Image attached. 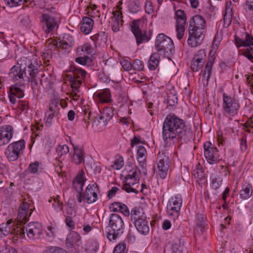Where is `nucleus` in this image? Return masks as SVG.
<instances>
[{
    "label": "nucleus",
    "mask_w": 253,
    "mask_h": 253,
    "mask_svg": "<svg viewBox=\"0 0 253 253\" xmlns=\"http://www.w3.org/2000/svg\"><path fill=\"white\" fill-rule=\"evenodd\" d=\"M163 138L167 140L176 139L182 143H186L192 139V134L183 120L174 114H169L165 118L163 125Z\"/></svg>",
    "instance_id": "1"
},
{
    "label": "nucleus",
    "mask_w": 253,
    "mask_h": 253,
    "mask_svg": "<svg viewBox=\"0 0 253 253\" xmlns=\"http://www.w3.org/2000/svg\"><path fill=\"white\" fill-rule=\"evenodd\" d=\"M109 226L111 229L107 232L106 236L109 241H115L124 233V220L119 214L112 213L109 217Z\"/></svg>",
    "instance_id": "2"
},
{
    "label": "nucleus",
    "mask_w": 253,
    "mask_h": 253,
    "mask_svg": "<svg viewBox=\"0 0 253 253\" xmlns=\"http://www.w3.org/2000/svg\"><path fill=\"white\" fill-rule=\"evenodd\" d=\"M25 231L27 236L31 239H38L42 233V229L41 224L38 222H30L26 227H17L14 229L15 234L13 237L14 240H18L19 238L25 237Z\"/></svg>",
    "instance_id": "3"
},
{
    "label": "nucleus",
    "mask_w": 253,
    "mask_h": 253,
    "mask_svg": "<svg viewBox=\"0 0 253 253\" xmlns=\"http://www.w3.org/2000/svg\"><path fill=\"white\" fill-rule=\"evenodd\" d=\"M60 18V14L50 12L43 13L42 16L41 22L42 29L46 34L57 28L58 26V20Z\"/></svg>",
    "instance_id": "4"
},
{
    "label": "nucleus",
    "mask_w": 253,
    "mask_h": 253,
    "mask_svg": "<svg viewBox=\"0 0 253 253\" xmlns=\"http://www.w3.org/2000/svg\"><path fill=\"white\" fill-rule=\"evenodd\" d=\"M25 147V144L24 140L13 142L6 148L5 155L8 161H15L18 159Z\"/></svg>",
    "instance_id": "5"
},
{
    "label": "nucleus",
    "mask_w": 253,
    "mask_h": 253,
    "mask_svg": "<svg viewBox=\"0 0 253 253\" xmlns=\"http://www.w3.org/2000/svg\"><path fill=\"white\" fill-rule=\"evenodd\" d=\"M96 51L94 48H77L75 61L82 65L92 63L95 58Z\"/></svg>",
    "instance_id": "6"
},
{
    "label": "nucleus",
    "mask_w": 253,
    "mask_h": 253,
    "mask_svg": "<svg viewBox=\"0 0 253 253\" xmlns=\"http://www.w3.org/2000/svg\"><path fill=\"white\" fill-rule=\"evenodd\" d=\"M239 107L238 101L223 93L222 108L224 114L234 116L238 113Z\"/></svg>",
    "instance_id": "7"
},
{
    "label": "nucleus",
    "mask_w": 253,
    "mask_h": 253,
    "mask_svg": "<svg viewBox=\"0 0 253 253\" xmlns=\"http://www.w3.org/2000/svg\"><path fill=\"white\" fill-rule=\"evenodd\" d=\"M158 163L157 164V170L155 169L157 174L161 179H165L167 175L169 168V159L168 153H159L158 155Z\"/></svg>",
    "instance_id": "8"
},
{
    "label": "nucleus",
    "mask_w": 253,
    "mask_h": 253,
    "mask_svg": "<svg viewBox=\"0 0 253 253\" xmlns=\"http://www.w3.org/2000/svg\"><path fill=\"white\" fill-rule=\"evenodd\" d=\"M204 148L205 158L209 164H213L219 161L218 150L211 142H206L204 144Z\"/></svg>",
    "instance_id": "9"
},
{
    "label": "nucleus",
    "mask_w": 253,
    "mask_h": 253,
    "mask_svg": "<svg viewBox=\"0 0 253 253\" xmlns=\"http://www.w3.org/2000/svg\"><path fill=\"white\" fill-rule=\"evenodd\" d=\"M86 72L81 69H77L74 72L73 75L67 76L68 80L71 84L72 89L75 91H78L80 85L82 84L81 80L85 78Z\"/></svg>",
    "instance_id": "10"
},
{
    "label": "nucleus",
    "mask_w": 253,
    "mask_h": 253,
    "mask_svg": "<svg viewBox=\"0 0 253 253\" xmlns=\"http://www.w3.org/2000/svg\"><path fill=\"white\" fill-rule=\"evenodd\" d=\"M182 204V199L180 195H176L170 198L167 205V211L169 215L178 217Z\"/></svg>",
    "instance_id": "11"
},
{
    "label": "nucleus",
    "mask_w": 253,
    "mask_h": 253,
    "mask_svg": "<svg viewBox=\"0 0 253 253\" xmlns=\"http://www.w3.org/2000/svg\"><path fill=\"white\" fill-rule=\"evenodd\" d=\"M46 44L48 47H64V46L71 47L75 45L74 38L69 34H65L62 40L59 42L54 39H49L46 42Z\"/></svg>",
    "instance_id": "12"
},
{
    "label": "nucleus",
    "mask_w": 253,
    "mask_h": 253,
    "mask_svg": "<svg viewBox=\"0 0 253 253\" xmlns=\"http://www.w3.org/2000/svg\"><path fill=\"white\" fill-rule=\"evenodd\" d=\"M176 17V31L177 37L179 40L181 39L185 32V25L186 23V16L182 10H177L175 12Z\"/></svg>",
    "instance_id": "13"
},
{
    "label": "nucleus",
    "mask_w": 253,
    "mask_h": 253,
    "mask_svg": "<svg viewBox=\"0 0 253 253\" xmlns=\"http://www.w3.org/2000/svg\"><path fill=\"white\" fill-rule=\"evenodd\" d=\"M206 21L204 17L200 15L193 16L190 21L189 30L192 31L191 33L196 32L197 34H203L205 27Z\"/></svg>",
    "instance_id": "14"
},
{
    "label": "nucleus",
    "mask_w": 253,
    "mask_h": 253,
    "mask_svg": "<svg viewBox=\"0 0 253 253\" xmlns=\"http://www.w3.org/2000/svg\"><path fill=\"white\" fill-rule=\"evenodd\" d=\"M98 188L96 183L89 184L87 185L85 193H83L82 201H86L88 204H92L97 200Z\"/></svg>",
    "instance_id": "15"
},
{
    "label": "nucleus",
    "mask_w": 253,
    "mask_h": 253,
    "mask_svg": "<svg viewBox=\"0 0 253 253\" xmlns=\"http://www.w3.org/2000/svg\"><path fill=\"white\" fill-rule=\"evenodd\" d=\"M32 212L33 210L30 209V205L23 202L18 209L17 221L21 224H25L29 220Z\"/></svg>",
    "instance_id": "16"
},
{
    "label": "nucleus",
    "mask_w": 253,
    "mask_h": 253,
    "mask_svg": "<svg viewBox=\"0 0 253 253\" xmlns=\"http://www.w3.org/2000/svg\"><path fill=\"white\" fill-rule=\"evenodd\" d=\"M84 171L83 170H80L75 178L73 183V187L78 193L77 198L80 203L82 202L83 193L82 191L86 180L84 178Z\"/></svg>",
    "instance_id": "17"
},
{
    "label": "nucleus",
    "mask_w": 253,
    "mask_h": 253,
    "mask_svg": "<svg viewBox=\"0 0 253 253\" xmlns=\"http://www.w3.org/2000/svg\"><path fill=\"white\" fill-rule=\"evenodd\" d=\"M131 31L135 36L138 45L140 43L147 42L150 39L146 32H142L140 30L138 24L135 21L133 22L132 25L131 26Z\"/></svg>",
    "instance_id": "18"
},
{
    "label": "nucleus",
    "mask_w": 253,
    "mask_h": 253,
    "mask_svg": "<svg viewBox=\"0 0 253 253\" xmlns=\"http://www.w3.org/2000/svg\"><path fill=\"white\" fill-rule=\"evenodd\" d=\"M13 128L11 126H6L0 129V146L7 144L13 136Z\"/></svg>",
    "instance_id": "19"
},
{
    "label": "nucleus",
    "mask_w": 253,
    "mask_h": 253,
    "mask_svg": "<svg viewBox=\"0 0 253 253\" xmlns=\"http://www.w3.org/2000/svg\"><path fill=\"white\" fill-rule=\"evenodd\" d=\"M24 96L23 89L18 84H15L10 87V93L8 95V98L10 103L15 105L17 103V99L18 98H22Z\"/></svg>",
    "instance_id": "20"
},
{
    "label": "nucleus",
    "mask_w": 253,
    "mask_h": 253,
    "mask_svg": "<svg viewBox=\"0 0 253 253\" xmlns=\"http://www.w3.org/2000/svg\"><path fill=\"white\" fill-rule=\"evenodd\" d=\"M118 10L113 12V17L112 19L111 27L112 30L114 32H117L120 31V26L123 24V13L121 11V8L119 6H117Z\"/></svg>",
    "instance_id": "21"
},
{
    "label": "nucleus",
    "mask_w": 253,
    "mask_h": 253,
    "mask_svg": "<svg viewBox=\"0 0 253 253\" xmlns=\"http://www.w3.org/2000/svg\"><path fill=\"white\" fill-rule=\"evenodd\" d=\"M9 75L10 78L14 81L24 79V76H26L25 67L22 68V65H15L11 69Z\"/></svg>",
    "instance_id": "22"
},
{
    "label": "nucleus",
    "mask_w": 253,
    "mask_h": 253,
    "mask_svg": "<svg viewBox=\"0 0 253 253\" xmlns=\"http://www.w3.org/2000/svg\"><path fill=\"white\" fill-rule=\"evenodd\" d=\"M173 45L172 40L164 34H159L156 39V47H169Z\"/></svg>",
    "instance_id": "23"
},
{
    "label": "nucleus",
    "mask_w": 253,
    "mask_h": 253,
    "mask_svg": "<svg viewBox=\"0 0 253 253\" xmlns=\"http://www.w3.org/2000/svg\"><path fill=\"white\" fill-rule=\"evenodd\" d=\"M136 229L140 234L142 235H147L149 233L150 228L148 225V221L146 220V217L142 218L138 220H135L133 222Z\"/></svg>",
    "instance_id": "24"
},
{
    "label": "nucleus",
    "mask_w": 253,
    "mask_h": 253,
    "mask_svg": "<svg viewBox=\"0 0 253 253\" xmlns=\"http://www.w3.org/2000/svg\"><path fill=\"white\" fill-rule=\"evenodd\" d=\"M147 151L143 146H139L137 151V159L140 166L142 168V170L144 174H146V171L143 170L146 166Z\"/></svg>",
    "instance_id": "25"
},
{
    "label": "nucleus",
    "mask_w": 253,
    "mask_h": 253,
    "mask_svg": "<svg viewBox=\"0 0 253 253\" xmlns=\"http://www.w3.org/2000/svg\"><path fill=\"white\" fill-rule=\"evenodd\" d=\"M191 32L189 30V38L187 40L188 45L191 47L200 46L203 40V34H197V32L194 31L193 33H191Z\"/></svg>",
    "instance_id": "26"
},
{
    "label": "nucleus",
    "mask_w": 253,
    "mask_h": 253,
    "mask_svg": "<svg viewBox=\"0 0 253 253\" xmlns=\"http://www.w3.org/2000/svg\"><path fill=\"white\" fill-rule=\"evenodd\" d=\"M66 244L68 247H80L82 244L80 235L75 231L70 232L67 236Z\"/></svg>",
    "instance_id": "27"
},
{
    "label": "nucleus",
    "mask_w": 253,
    "mask_h": 253,
    "mask_svg": "<svg viewBox=\"0 0 253 253\" xmlns=\"http://www.w3.org/2000/svg\"><path fill=\"white\" fill-rule=\"evenodd\" d=\"M235 44L238 47L240 46H253V37L245 33V37L240 38L237 35L235 36Z\"/></svg>",
    "instance_id": "28"
},
{
    "label": "nucleus",
    "mask_w": 253,
    "mask_h": 253,
    "mask_svg": "<svg viewBox=\"0 0 253 253\" xmlns=\"http://www.w3.org/2000/svg\"><path fill=\"white\" fill-rule=\"evenodd\" d=\"M40 0H4L5 2L10 7L23 5L26 6H33L35 3Z\"/></svg>",
    "instance_id": "29"
},
{
    "label": "nucleus",
    "mask_w": 253,
    "mask_h": 253,
    "mask_svg": "<svg viewBox=\"0 0 253 253\" xmlns=\"http://www.w3.org/2000/svg\"><path fill=\"white\" fill-rule=\"evenodd\" d=\"M139 181V178H125V180H124V184L122 186V189L128 193L132 192L137 194L138 191L135 188H133L132 186L138 183Z\"/></svg>",
    "instance_id": "30"
},
{
    "label": "nucleus",
    "mask_w": 253,
    "mask_h": 253,
    "mask_svg": "<svg viewBox=\"0 0 253 253\" xmlns=\"http://www.w3.org/2000/svg\"><path fill=\"white\" fill-rule=\"evenodd\" d=\"M93 24L94 21L91 18L84 17L82 20L81 31L85 35L88 34L91 31Z\"/></svg>",
    "instance_id": "31"
},
{
    "label": "nucleus",
    "mask_w": 253,
    "mask_h": 253,
    "mask_svg": "<svg viewBox=\"0 0 253 253\" xmlns=\"http://www.w3.org/2000/svg\"><path fill=\"white\" fill-rule=\"evenodd\" d=\"M74 150L73 162L77 165H79L84 162V152L83 148L78 146H74Z\"/></svg>",
    "instance_id": "32"
},
{
    "label": "nucleus",
    "mask_w": 253,
    "mask_h": 253,
    "mask_svg": "<svg viewBox=\"0 0 253 253\" xmlns=\"http://www.w3.org/2000/svg\"><path fill=\"white\" fill-rule=\"evenodd\" d=\"M53 103L50 104L49 109L45 114L46 124L48 126L51 125L53 118L57 116V109L56 108V105L54 106L53 108Z\"/></svg>",
    "instance_id": "33"
},
{
    "label": "nucleus",
    "mask_w": 253,
    "mask_h": 253,
    "mask_svg": "<svg viewBox=\"0 0 253 253\" xmlns=\"http://www.w3.org/2000/svg\"><path fill=\"white\" fill-rule=\"evenodd\" d=\"M160 53L154 52L151 54L148 62V67L150 70H155L160 63Z\"/></svg>",
    "instance_id": "34"
},
{
    "label": "nucleus",
    "mask_w": 253,
    "mask_h": 253,
    "mask_svg": "<svg viewBox=\"0 0 253 253\" xmlns=\"http://www.w3.org/2000/svg\"><path fill=\"white\" fill-rule=\"evenodd\" d=\"M252 189V185L251 184L247 182L245 183L240 192V198L243 200H247L251 197L253 193Z\"/></svg>",
    "instance_id": "35"
},
{
    "label": "nucleus",
    "mask_w": 253,
    "mask_h": 253,
    "mask_svg": "<svg viewBox=\"0 0 253 253\" xmlns=\"http://www.w3.org/2000/svg\"><path fill=\"white\" fill-rule=\"evenodd\" d=\"M29 60V65L28 66V71L30 77L31 78V82L33 87L37 86L38 84V81L35 78L36 74L38 73V69L32 63H30Z\"/></svg>",
    "instance_id": "36"
},
{
    "label": "nucleus",
    "mask_w": 253,
    "mask_h": 253,
    "mask_svg": "<svg viewBox=\"0 0 253 253\" xmlns=\"http://www.w3.org/2000/svg\"><path fill=\"white\" fill-rule=\"evenodd\" d=\"M144 213L143 209L140 207L133 208L130 212L131 220L132 222L135 220H138L142 218L146 217L144 216Z\"/></svg>",
    "instance_id": "37"
},
{
    "label": "nucleus",
    "mask_w": 253,
    "mask_h": 253,
    "mask_svg": "<svg viewBox=\"0 0 253 253\" xmlns=\"http://www.w3.org/2000/svg\"><path fill=\"white\" fill-rule=\"evenodd\" d=\"M185 249L184 247V241L180 237L178 241L175 242L172 246V253H183Z\"/></svg>",
    "instance_id": "38"
},
{
    "label": "nucleus",
    "mask_w": 253,
    "mask_h": 253,
    "mask_svg": "<svg viewBox=\"0 0 253 253\" xmlns=\"http://www.w3.org/2000/svg\"><path fill=\"white\" fill-rule=\"evenodd\" d=\"M97 96L102 103H108L111 101L110 92L108 89L98 93Z\"/></svg>",
    "instance_id": "39"
},
{
    "label": "nucleus",
    "mask_w": 253,
    "mask_h": 253,
    "mask_svg": "<svg viewBox=\"0 0 253 253\" xmlns=\"http://www.w3.org/2000/svg\"><path fill=\"white\" fill-rule=\"evenodd\" d=\"M129 11L132 13H135L141 9V5L138 0H133L128 6Z\"/></svg>",
    "instance_id": "40"
},
{
    "label": "nucleus",
    "mask_w": 253,
    "mask_h": 253,
    "mask_svg": "<svg viewBox=\"0 0 253 253\" xmlns=\"http://www.w3.org/2000/svg\"><path fill=\"white\" fill-rule=\"evenodd\" d=\"M222 182V179L218 176H212L211 177V187L212 188L217 190L221 186Z\"/></svg>",
    "instance_id": "41"
},
{
    "label": "nucleus",
    "mask_w": 253,
    "mask_h": 253,
    "mask_svg": "<svg viewBox=\"0 0 253 253\" xmlns=\"http://www.w3.org/2000/svg\"><path fill=\"white\" fill-rule=\"evenodd\" d=\"M99 246L95 242H90L87 243L85 251L87 253H94L98 249Z\"/></svg>",
    "instance_id": "42"
},
{
    "label": "nucleus",
    "mask_w": 253,
    "mask_h": 253,
    "mask_svg": "<svg viewBox=\"0 0 253 253\" xmlns=\"http://www.w3.org/2000/svg\"><path fill=\"white\" fill-rule=\"evenodd\" d=\"M12 221L8 220L6 223H2L0 225V235L6 236L10 232V227L9 225L11 223Z\"/></svg>",
    "instance_id": "43"
},
{
    "label": "nucleus",
    "mask_w": 253,
    "mask_h": 253,
    "mask_svg": "<svg viewBox=\"0 0 253 253\" xmlns=\"http://www.w3.org/2000/svg\"><path fill=\"white\" fill-rule=\"evenodd\" d=\"M196 167L197 168L193 170V174L195 178L202 180L205 177L203 170L199 164L197 165Z\"/></svg>",
    "instance_id": "44"
},
{
    "label": "nucleus",
    "mask_w": 253,
    "mask_h": 253,
    "mask_svg": "<svg viewBox=\"0 0 253 253\" xmlns=\"http://www.w3.org/2000/svg\"><path fill=\"white\" fill-rule=\"evenodd\" d=\"M203 64V61L197 60L193 58L191 61V68L193 71L198 72L202 68Z\"/></svg>",
    "instance_id": "45"
},
{
    "label": "nucleus",
    "mask_w": 253,
    "mask_h": 253,
    "mask_svg": "<svg viewBox=\"0 0 253 253\" xmlns=\"http://www.w3.org/2000/svg\"><path fill=\"white\" fill-rule=\"evenodd\" d=\"M43 253H67V252L60 248L51 246L45 249Z\"/></svg>",
    "instance_id": "46"
},
{
    "label": "nucleus",
    "mask_w": 253,
    "mask_h": 253,
    "mask_svg": "<svg viewBox=\"0 0 253 253\" xmlns=\"http://www.w3.org/2000/svg\"><path fill=\"white\" fill-rule=\"evenodd\" d=\"M206 57V52L204 49H201L199 50L196 54L193 57L195 59L197 60H200V61H203V63H204L205 61V58Z\"/></svg>",
    "instance_id": "47"
},
{
    "label": "nucleus",
    "mask_w": 253,
    "mask_h": 253,
    "mask_svg": "<svg viewBox=\"0 0 253 253\" xmlns=\"http://www.w3.org/2000/svg\"><path fill=\"white\" fill-rule=\"evenodd\" d=\"M132 65V68L135 71L143 70L144 67L143 62L138 59L134 60Z\"/></svg>",
    "instance_id": "48"
},
{
    "label": "nucleus",
    "mask_w": 253,
    "mask_h": 253,
    "mask_svg": "<svg viewBox=\"0 0 253 253\" xmlns=\"http://www.w3.org/2000/svg\"><path fill=\"white\" fill-rule=\"evenodd\" d=\"M102 113L106 118V120L110 121L114 116V111L111 107H106L104 109Z\"/></svg>",
    "instance_id": "49"
},
{
    "label": "nucleus",
    "mask_w": 253,
    "mask_h": 253,
    "mask_svg": "<svg viewBox=\"0 0 253 253\" xmlns=\"http://www.w3.org/2000/svg\"><path fill=\"white\" fill-rule=\"evenodd\" d=\"M244 6L248 17L253 19V3H245Z\"/></svg>",
    "instance_id": "50"
},
{
    "label": "nucleus",
    "mask_w": 253,
    "mask_h": 253,
    "mask_svg": "<svg viewBox=\"0 0 253 253\" xmlns=\"http://www.w3.org/2000/svg\"><path fill=\"white\" fill-rule=\"evenodd\" d=\"M231 5L232 3L231 1L227 2L224 13L225 19H226V17L228 16L229 21H231V19L232 14V8L231 7Z\"/></svg>",
    "instance_id": "51"
},
{
    "label": "nucleus",
    "mask_w": 253,
    "mask_h": 253,
    "mask_svg": "<svg viewBox=\"0 0 253 253\" xmlns=\"http://www.w3.org/2000/svg\"><path fill=\"white\" fill-rule=\"evenodd\" d=\"M211 68L212 66L209 65V63L206 64L203 75V78L204 79H206L207 81L209 80L211 74Z\"/></svg>",
    "instance_id": "52"
},
{
    "label": "nucleus",
    "mask_w": 253,
    "mask_h": 253,
    "mask_svg": "<svg viewBox=\"0 0 253 253\" xmlns=\"http://www.w3.org/2000/svg\"><path fill=\"white\" fill-rule=\"evenodd\" d=\"M115 205H117V204ZM117 205H119V211L120 212H122L126 216H128L129 215V211L126 205L119 203V204H117Z\"/></svg>",
    "instance_id": "53"
},
{
    "label": "nucleus",
    "mask_w": 253,
    "mask_h": 253,
    "mask_svg": "<svg viewBox=\"0 0 253 253\" xmlns=\"http://www.w3.org/2000/svg\"><path fill=\"white\" fill-rule=\"evenodd\" d=\"M252 51H253V48H246L245 50H242L241 54L253 63V56L252 54Z\"/></svg>",
    "instance_id": "54"
},
{
    "label": "nucleus",
    "mask_w": 253,
    "mask_h": 253,
    "mask_svg": "<svg viewBox=\"0 0 253 253\" xmlns=\"http://www.w3.org/2000/svg\"><path fill=\"white\" fill-rule=\"evenodd\" d=\"M57 151H59L58 152V155L61 157L63 155L68 153L69 151V149L67 145H64L62 146H59L57 148Z\"/></svg>",
    "instance_id": "55"
},
{
    "label": "nucleus",
    "mask_w": 253,
    "mask_h": 253,
    "mask_svg": "<svg viewBox=\"0 0 253 253\" xmlns=\"http://www.w3.org/2000/svg\"><path fill=\"white\" fill-rule=\"evenodd\" d=\"M120 63L125 70L129 71L131 70L132 64L128 60L123 59L120 61Z\"/></svg>",
    "instance_id": "56"
},
{
    "label": "nucleus",
    "mask_w": 253,
    "mask_h": 253,
    "mask_svg": "<svg viewBox=\"0 0 253 253\" xmlns=\"http://www.w3.org/2000/svg\"><path fill=\"white\" fill-rule=\"evenodd\" d=\"M39 168V163L38 162L31 163L28 169L31 173H36L38 172Z\"/></svg>",
    "instance_id": "57"
},
{
    "label": "nucleus",
    "mask_w": 253,
    "mask_h": 253,
    "mask_svg": "<svg viewBox=\"0 0 253 253\" xmlns=\"http://www.w3.org/2000/svg\"><path fill=\"white\" fill-rule=\"evenodd\" d=\"M125 249V244L124 243H119L115 248L113 253H124Z\"/></svg>",
    "instance_id": "58"
},
{
    "label": "nucleus",
    "mask_w": 253,
    "mask_h": 253,
    "mask_svg": "<svg viewBox=\"0 0 253 253\" xmlns=\"http://www.w3.org/2000/svg\"><path fill=\"white\" fill-rule=\"evenodd\" d=\"M66 217L74 218L76 215V211L72 207H69L66 210Z\"/></svg>",
    "instance_id": "59"
},
{
    "label": "nucleus",
    "mask_w": 253,
    "mask_h": 253,
    "mask_svg": "<svg viewBox=\"0 0 253 253\" xmlns=\"http://www.w3.org/2000/svg\"><path fill=\"white\" fill-rule=\"evenodd\" d=\"M196 224L200 227H203V224L205 222L204 215L202 214H198L196 219Z\"/></svg>",
    "instance_id": "60"
},
{
    "label": "nucleus",
    "mask_w": 253,
    "mask_h": 253,
    "mask_svg": "<svg viewBox=\"0 0 253 253\" xmlns=\"http://www.w3.org/2000/svg\"><path fill=\"white\" fill-rule=\"evenodd\" d=\"M145 9L146 13H151L153 11L152 2L150 0H147L145 4Z\"/></svg>",
    "instance_id": "61"
},
{
    "label": "nucleus",
    "mask_w": 253,
    "mask_h": 253,
    "mask_svg": "<svg viewBox=\"0 0 253 253\" xmlns=\"http://www.w3.org/2000/svg\"><path fill=\"white\" fill-rule=\"evenodd\" d=\"M52 205L57 211H60L62 210V203H60L58 200L54 199Z\"/></svg>",
    "instance_id": "62"
},
{
    "label": "nucleus",
    "mask_w": 253,
    "mask_h": 253,
    "mask_svg": "<svg viewBox=\"0 0 253 253\" xmlns=\"http://www.w3.org/2000/svg\"><path fill=\"white\" fill-rule=\"evenodd\" d=\"M66 224L71 229L75 227V222L73 220V218L66 217L65 220Z\"/></svg>",
    "instance_id": "63"
},
{
    "label": "nucleus",
    "mask_w": 253,
    "mask_h": 253,
    "mask_svg": "<svg viewBox=\"0 0 253 253\" xmlns=\"http://www.w3.org/2000/svg\"><path fill=\"white\" fill-rule=\"evenodd\" d=\"M98 122L99 124H102L103 126H105L107 124V122L109 120H106V118L104 117V115L101 113V115L97 117Z\"/></svg>",
    "instance_id": "64"
}]
</instances>
